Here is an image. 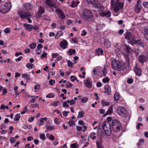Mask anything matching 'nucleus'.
I'll return each instance as SVG.
<instances>
[{
    "label": "nucleus",
    "mask_w": 148,
    "mask_h": 148,
    "mask_svg": "<svg viewBox=\"0 0 148 148\" xmlns=\"http://www.w3.org/2000/svg\"><path fill=\"white\" fill-rule=\"evenodd\" d=\"M69 106V105L67 104L65 102L63 103V107H66L68 108Z\"/></svg>",
    "instance_id": "52"
},
{
    "label": "nucleus",
    "mask_w": 148,
    "mask_h": 148,
    "mask_svg": "<svg viewBox=\"0 0 148 148\" xmlns=\"http://www.w3.org/2000/svg\"><path fill=\"white\" fill-rule=\"evenodd\" d=\"M29 46L31 49H33L36 47V43H32L29 45Z\"/></svg>",
    "instance_id": "47"
},
{
    "label": "nucleus",
    "mask_w": 148,
    "mask_h": 148,
    "mask_svg": "<svg viewBox=\"0 0 148 148\" xmlns=\"http://www.w3.org/2000/svg\"><path fill=\"white\" fill-rule=\"evenodd\" d=\"M54 96V94L53 93H50L47 95L46 97L47 98H53Z\"/></svg>",
    "instance_id": "38"
},
{
    "label": "nucleus",
    "mask_w": 148,
    "mask_h": 148,
    "mask_svg": "<svg viewBox=\"0 0 148 148\" xmlns=\"http://www.w3.org/2000/svg\"><path fill=\"white\" fill-rule=\"evenodd\" d=\"M96 144L98 148H104V147L101 145L99 141H97Z\"/></svg>",
    "instance_id": "48"
},
{
    "label": "nucleus",
    "mask_w": 148,
    "mask_h": 148,
    "mask_svg": "<svg viewBox=\"0 0 148 148\" xmlns=\"http://www.w3.org/2000/svg\"><path fill=\"white\" fill-rule=\"evenodd\" d=\"M103 127L104 131H107L109 129H111L110 123L108 122L105 121L103 124Z\"/></svg>",
    "instance_id": "11"
},
{
    "label": "nucleus",
    "mask_w": 148,
    "mask_h": 148,
    "mask_svg": "<svg viewBox=\"0 0 148 148\" xmlns=\"http://www.w3.org/2000/svg\"><path fill=\"white\" fill-rule=\"evenodd\" d=\"M85 86L87 87H91L92 86V82L88 78L84 81Z\"/></svg>",
    "instance_id": "15"
},
{
    "label": "nucleus",
    "mask_w": 148,
    "mask_h": 148,
    "mask_svg": "<svg viewBox=\"0 0 148 148\" xmlns=\"http://www.w3.org/2000/svg\"><path fill=\"white\" fill-rule=\"evenodd\" d=\"M57 33L58 34V35H59V37L61 36H62L63 34V32L62 31H61V30H60V31H58L57 32Z\"/></svg>",
    "instance_id": "57"
},
{
    "label": "nucleus",
    "mask_w": 148,
    "mask_h": 148,
    "mask_svg": "<svg viewBox=\"0 0 148 148\" xmlns=\"http://www.w3.org/2000/svg\"><path fill=\"white\" fill-rule=\"evenodd\" d=\"M138 61L143 64L144 63L148 60V57L144 55H140L138 58Z\"/></svg>",
    "instance_id": "9"
},
{
    "label": "nucleus",
    "mask_w": 148,
    "mask_h": 148,
    "mask_svg": "<svg viewBox=\"0 0 148 148\" xmlns=\"http://www.w3.org/2000/svg\"><path fill=\"white\" fill-rule=\"evenodd\" d=\"M39 137L41 139L43 140H45V134L44 133L40 134L39 136Z\"/></svg>",
    "instance_id": "39"
},
{
    "label": "nucleus",
    "mask_w": 148,
    "mask_h": 148,
    "mask_svg": "<svg viewBox=\"0 0 148 148\" xmlns=\"http://www.w3.org/2000/svg\"><path fill=\"white\" fill-rule=\"evenodd\" d=\"M140 0L138 1L137 5L135 6V10L137 13H139L141 9V5L140 4Z\"/></svg>",
    "instance_id": "12"
},
{
    "label": "nucleus",
    "mask_w": 148,
    "mask_h": 148,
    "mask_svg": "<svg viewBox=\"0 0 148 148\" xmlns=\"http://www.w3.org/2000/svg\"><path fill=\"white\" fill-rule=\"evenodd\" d=\"M47 129L49 130H54V127L53 126H51L49 125H46Z\"/></svg>",
    "instance_id": "41"
},
{
    "label": "nucleus",
    "mask_w": 148,
    "mask_h": 148,
    "mask_svg": "<svg viewBox=\"0 0 148 148\" xmlns=\"http://www.w3.org/2000/svg\"><path fill=\"white\" fill-rule=\"evenodd\" d=\"M133 79H132L130 78L127 80V82L128 83L131 84L133 83Z\"/></svg>",
    "instance_id": "56"
},
{
    "label": "nucleus",
    "mask_w": 148,
    "mask_h": 148,
    "mask_svg": "<svg viewBox=\"0 0 148 148\" xmlns=\"http://www.w3.org/2000/svg\"><path fill=\"white\" fill-rule=\"evenodd\" d=\"M104 45L105 47L106 48H108L110 46V43L108 40L107 39L105 40L104 42Z\"/></svg>",
    "instance_id": "22"
},
{
    "label": "nucleus",
    "mask_w": 148,
    "mask_h": 148,
    "mask_svg": "<svg viewBox=\"0 0 148 148\" xmlns=\"http://www.w3.org/2000/svg\"><path fill=\"white\" fill-rule=\"evenodd\" d=\"M10 32V29L9 28H7L4 30V32L6 33H8Z\"/></svg>",
    "instance_id": "50"
},
{
    "label": "nucleus",
    "mask_w": 148,
    "mask_h": 148,
    "mask_svg": "<svg viewBox=\"0 0 148 148\" xmlns=\"http://www.w3.org/2000/svg\"><path fill=\"white\" fill-rule=\"evenodd\" d=\"M44 12V9L43 7L40 6V7L39 10L38 12V17H40L42 14Z\"/></svg>",
    "instance_id": "20"
},
{
    "label": "nucleus",
    "mask_w": 148,
    "mask_h": 148,
    "mask_svg": "<svg viewBox=\"0 0 148 148\" xmlns=\"http://www.w3.org/2000/svg\"><path fill=\"white\" fill-rule=\"evenodd\" d=\"M84 114V111H79L78 112V115L77 117L78 119L80 118L83 116Z\"/></svg>",
    "instance_id": "28"
},
{
    "label": "nucleus",
    "mask_w": 148,
    "mask_h": 148,
    "mask_svg": "<svg viewBox=\"0 0 148 148\" xmlns=\"http://www.w3.org/2000/svg\"><path fill=\"white\" fill-rule=\"evenodd\" d=\"M88 99L87 97H84L81 100V102L82 103H85L88 100Z\"/></svg>",
    "instance_id": "45"
},
{
    "label": "nucleus",
    "mask_w": 148,
    "mask_h": 148,
    "mask_svg": "<svg viewBox=\"0 0 148 148\" xmlns=\"http://www.w3.org/2000/svg\"><path fill=\"white\" fill-rule=\"evenodd\" d=\"M117 113L120 115L123 116H127V112L126 110L123 107L119 106L117 109Z\"/></svg>",
    "instance_id": "6"
},
{
    "label": "nucleus",
    "mask_w": 148,
    "mask_h": 148,
    "mask_svg": "<svg viewBox=\"0 0 148 148\" xmlns=\"http://www.w3.org/2000/svg\"><path fill=\"white\" fill-rule=\"evenodd\" d=\"M109 80L110 79L108 77H106L105 78L103 79L102 81L103 83H105L106 82L107 83L108 82Z\"/></svg>",
    "instance_id": "43"
},
{
    "label": "nucleus",
    "mask_w": 148,
    "mask_h": 148,
    "mask_svg": "<svg viewBox=\"0 0 148 148\" xmlns=\"http://www.w3.org/2000/svg\"><path fill=\"white\" fill-rule=\"evenodd\" d=\"M20 117V114H17L14 118V120L17 121L19 120Z\"/></svg>",
    "instance_id": "37"
},
{
    "label": "nucleus",
    "mask_w": 148,
    "mask_h": 148,
    "mask_svg": "<svg viewBox=\"0 0 148 148\" xmlns=\"http://www.w3.org/2000/svg\"><path fill=\"white\" fill-rule=\"evenodd\" d=\"M100 15L101 16H105L108 18L111 16V13L109 11L103 12L101 13Z\"/></svg>",
    "instance_id": "17"
},
{
    "label": "nucleus",
    "mask_w": 148,
    "mask_h": 148,
    "mask_svg": "<svg viewBox=\"0 0 148 148\" xmlns=\"http://www.w3.org/2000/svg\"><path fill=\"white\" fill-rule=\"evenodd\" d=\"M59 104V102L58 101H56L55 102H53V105L54 106H57Z\"/></svg>",
    "instance_id": "61"
},
{
    "label": "nucleus",
    "mask_w": 148,
    "mask_h": 148,
    "mask_svg": "<svg viewBox=\"0 0 148 148\" xmlns=\"http://www.w3.org/2000/svg\"><path fill=\"white\" fill-rule=\"evenodd\" d=\"M47 136L52 140H54V137L52 134H48L47 135Z\"/></svg>",
    "instance_id": "34"
},
{
    "label": "nucleus",
    "mask_w": 148,
    "mask_h": 148,
    "mask_svg": "<svg viewBox=\"0 0 148 148\" xmlns=\"http://www.w3.org/2000/svg\"><path fill=\"white\" fill-rule=\"evenodd\" d=\"M105 89L107 91V94L109 95L111 94V88L108 85H106L104 87Z\"/></svg>",
    "instance_id": "21"
},
{
    "label": "nucleus",
    "mask_w": 148,
    "mask_h": 148,
    "mask_svg": "<svg viewBox=\"0 0 148 148\" xmlns=\"http://www.w3.org/2000/svg\"><path fill=\"white\" fill-rule=\"evenodd\" d=\"M119 1H116L115 4L114 0H111V6L114 9V11L117 12L122 9L123 7V4L122 2H119Z\"/></svg>",
    "instance_id": "2"
},
{
    "label": "nucleus",
    "mask_w": 148,
    "mask_h": 148,
    "mask_svg": "<svg viewBox=\"0 0 148 148\" xmlns=\"http://www.w3.org/2000/svg\"><path fill=\"white\" fill-rule=\"evenodd\" d=\"M76 144L75 143H74L73 144H71V148H76Z\"/></svg>",
    "instance_id": "64"
},
{
    "label": "nucleus",
    "mask_w": 148,
    "mask_h": 148,
    "mask_svg": "<svg viewBox=\"0 0 148 148\" xmlns=\"http://www.w3.org/2000/svg\"><path fill=\"white\" fill-rule=\"evenodd\" d=\"M113 107L112 105L111 106L107 112L105 114V115H107L108 114H110L112 113L113 111Z\"/></svg>",
    "instance_id": "26"
},
{
    "label": "nucleus",
    "mask_w": 148,
    "mask_h": 148,
    "mask_svg": "<svg viewBox=\"0 0 148 148\" xmlns=\"http://www.w3.org/2000/svg\"><path fill=\"white\" fill-rule=\"evenodd\" d=\"M56 11L59 16V17L62 19H64L65 17L64 13L60 8L56 9Z\"/></svg>",
    "instance_id": "10"
},
{
    "label": "nucleus",
    "mask_w": 148,
    "mask_h": 148,
    "mask_svg": "<svg viewBox=\"0 0 148 148\" xmlns=\"http://www.w3.org/2000/svg\"><path fill=\"white\" fill-rule=\"evenodd\" d=\"M7 92V90L5 88H3V93L2 94V95H3L6 93Z\"/></svg>",
    "instance_id": "58"
},
{
    "label": "nucleus",
    "mask_w": 148,
    "mask_h": 148,
    "mask_svg": "<svg viewBox=\"0 0 148 148\" xmlns=\"http://www.w3.org/2000/svg\"><path fill=\"white\" fill-rule=\"evenodd\" d=\"M119 94L117 92H116L115 93L114 96L115 101H117L119 99Z\"/></svg>",
    "instance_id": "31"
},
{
    "label": "nucleus",
    "mask_w": 148,
    "mask_h": 148,
    "mask_svg": "<svg viewBox=\"0 0 148 148\" xmlns=\"http://www.w3.org/2000/svg\"><path fill=\"white\" fill-rule=\"evenodd\" d=\"M73 85L69 82H67L66 84V86L67 88H69L72 87Z\"/></svg>",
    "instance_id": "42"
},
{
    "label": "nucleus",
    "mask_w": 148,
    "mask_h": 148,
    "mask_svg": "<svg viewBox=\"0 0 148 148\" xmlns=\"http://www.w3.org/2000/svg\"><path fill=\"white\" fill-rule=\"evenodd\" d=\"M45 3L48 5L50 7L55 8H56V4L52 2V0H46Z\"/></svg>",
    "instance_id": "13"
},
{
    "label": "nucleus",
    "mask_w": 148,
    "mask_h": 148,
    "mask_svg": "<svg viewBox=\"0 0 148 148\" xmlns=\"http://www.w3.org/2000/svg\"><path fill=\"white\" fill-rule=\"evenodd\" d=\"M68 53L70 55H72V54H75L76 53V51L74 49H70L68 51Z\"/></svg>",
    "instance_id": "32"
},
{
    "label": "nucleus",
    "mask_w": 148,
    "mask_h": 148,
    "mask_svg": "<svg viewBox=\"0 0 148 148\" xmlns=\"http://www.w3.org/2000/svg\"><path fill=\"white\" fill-rule=\"evenodd\" d=\"M104 131L106 134L108 136H110L111 134V130L109 129H108V130Z\"/></svg>",
    "instance_id": "35"
},
{
    "label": "nucleus",
    "mask_w": 148,
    "mask_h": 148,
    "mask_svg": "<svg viewBox=\"0 0 148 148\" xmlns=\"http://www.w3.org/2000/svg\"><path fill=\"white\" fill-rule=\"evenodd\" d=\"M69 113V112L64 111L63 112V115L65 117L67 116V115Z\"/></svg>",
    "instance_id": "60"
},
{
    "label": "nucleus",
    "mask_w": 148,
    "mask_h": 148,
    "mask_svg": "<svg viewBox=\"0 0 148 148\" xmlns=\"http://www.w3.org/2000/svg\"><path fill=\"white\" fill-rule=\"evenodd\" d=\"M134 42L132 43L131 45H134L135 44H137L139 45L140 46L144 47V45L143 43L140 40H136L134 39Z\"/></svg>",
    "instance_id": "19"
},
{
    "label": "nucleus",
    "mask_w": 148,
    "mask_h": 148,
    "mask_svg": "<svg viewBox=\"0 0 148 148\" xmlns=\"http://www.w3.org/2000/svg\"><path fill=\"white\" fill-rule=\"evenodd\" d=\"M125 38L129 40V42L131 44L135 41L134 37L132 35V33L130 32H127L126 33Z\"/></svg>",
    "instance_id": "8"
},
{
    "label": "nucleus",
    "mask_w": 148,
    "mask_h": 148,
    "mask_svg": "<svg viewBox=\"0 0 148 148\" xmlns=\"http://www.w3.org/2000/svg\"><path fill=\"white\" fill-rule=\"evenodd\" d=\"M111 66L114 70L121 71L125 68V64L116 59L113 60L111 62Z\"/></svg>",
    "instance_id": "1"
},
{
    "label": "nucleus",
    "mask_w": 148,
    "mask_h": 148,
    "mask_svg": "<svg viewBox=\"0 0 148 148\" xmlns=\"http://www.w3.org/2000/svg\"><path fill=\"white\" fill-rule=\"evenodd\" d=\"M143 5L145 8H148V2H144Z\"/></svg>",
    "instance_id": "53"
},
{
    "label": "nucleus",
    "mask_w": 148,
    "mask_h": 148,
    "mask_svg": "<svg viewBox=\"0 0 148 148\" xmlns=\"http://www.w3.org/2000/svg\"><path fill=\"white\" fill-rule=\"evenodd\" d=\"M106 66H105L104 67L103 69V76H105L106 74L107 73V71L106 69Z\"/></svg>",
    "instance_id": "40"
},
{
    "label": "nucleus",
    "mask_w": 148,
    "mask_h": 148,
    "mask_svg": "<svg viewBox=\"0 0 148 148\" xmlns=\"http://www.w3.org/2000/svg\"><path fill=\"white\" fill-rule=\"evenodd\" d=\"M37 98V96L35 97L34 96H31V98L30 99V102L31 103H33L35 102L36 100V98Z\"/></svg>",
    "instance_id": "33"
},
{
    "label": "nucleus",
    "mask_w": 148,
    "mask_h": 148,
    "mask_svg": "<svg viewBox=\"0 0 148 148\" xmlns=\"http://www.w3.org/2000/svg\"><path fill=\"white\" fill-rule=\"evenodd\" d=\"M101 103L103 106H109L110 105V103L109 102H106L102 100L101 101Z\"/></svg>",
    "instance_id": "27"
},
{
    "label": "nucleus",
    "mask_w": 148,
    "mask_h": 148,
    "mask_svg": "<svg viewBox=\"0 0 148 148\" xmlns=\"http://www.w3.org/2000/svg\"><path fill=\"white\" fill-rule=\"evenodd\" d=\"M17 13L20 17L23 20H25L28 16H31L30 13L28 11L25 10L18 11Z\"/></svg>",
    "instance_id": "5"
},
{
    "label": "nucleus",
    "mask_w": 148,
    "mask_h": 148,
    "mask_svg": "<svg viewBox=\"0 0 148 148\" xmlns=\"http://www.w3.org/2000/svg\"><path fill=\"white\" fill-rule=\"evenodd\" d=\"M125 47L124 48V50L127 53H129L132 50L131 48L129 47V45H126L124 44Z\"/></svg>",
    "instance_id": "24"
},
{
    "label": "nucleus",
    "mask_w": 148,
    "mask_h": 148,
    "mask_svg": "<svg viewBox=\"0 0 148 148\" xmlns=\"http://www.w3.org/2000/svg\"><path fill=\"white\" fill-rule=\"evenodd\" d=\"M74 123V121H73V120H70L69 121L68 123L69 124V126H71L73 125Z\"/></svg>",
    "instance_id": "46"
},
{
    "label": "nucleus",
    "mask_w": 148,
    "mask_h": 148,
    "mask_svg": "<svg viewBox=\"0 0 148 148\" xmlns=\"http://www.w3.org/2000/svg\"><path fill=\"white\" fill-rule=\"evenodd\" d=\"M68 66L69 67H72L73 66V63L70 60H68L67 61Z\"/></svg>",
    "instance_id": "44"
},
{
    "label": "nucleus",
    "mask_w": 148,
    "mask_h": 148,
    "mask_svg": "<svg viewBox=\"0 0 148 148\" xmlns=\"http://www.w3.org/2000/svg\"><path fill=\"white\" fill-rule=\"evenodd\" d=\"M26 66L29 69H32L34 67L33 64L29 63H27L26 64Z\"/></svg>",
    "instance_id": "29"
},
{
    "label": "nucleus",
    "mask_w": 148,
    "mask_h": 148,
    "mask_svg": "<svg viewBox=\"0 0 148 148\" xmlns=\"http://www.w3.org/2000/svg\"><path fill=\"white\" fill-rule=\"evenodd\" d=\"M12 7V5L10 1L6 3L3 7L0 8V12L2 14H5L9 12Z\"/></svg>",
    "instance_id": "4"
},
{
    "label": "nucleus",
    "mask_w": 148,
    "mask_h": 148,
    "mask_svg": "<svg viewBox=\"0 0 148 148\" xmlns=\"http://www.w3.org/2000/svg\"><path fill=\"white\" fill-rule=\"evenodd\" d=\"M22 77L23 78L26 79L27 80H29L30 79V77L29 75L27 74H23L22 75Z\"/></svg>",
    "instance_id": "30"
},
{
    "label": "nucleus",
    "mask_w": 148,
    "mask_h": 148,
    "mask_svg": "<svg viewBox=\"0 0 148 148\" xmlns=\"http://www.w3.org/2000/svg\"><path fill=\"white\" fill-rule=\"evenodd\" d=\"M18 87L17 86H15L14 88V90L15 95H17L20 94V93L18 91Z\"/></svg>",
    "instance_id": "36"
},
{
    "label": "nucleus",
    "mask_w": 148,
    "mask_h": 148,
    "mask_svg": "<svg viewBox=\"0 0 148 148\" xmlns=\"http://www.w3.org/2000/svg\"><path fill=\"white\" fill-rule=\"evenodd\" d=\"M97 86L98 87H101L102 86V83L100 82H97Z\"/></svg>",
    "instance_id": "62"
},
{
    "label": "nucleus",
    "mask_w": 148,
    "mask_h": 148,
    "mask_svg": "<svg viewBox=\"0 0 148 148\" xmlns=\"http://www.w3.org/2000/svg\"><path fill=\"white\" fill-rule=\"evenodd\" d=\"M93 16L92 12L88 10H84L82 12V17L84 19L87 20L91 18Z\"/></svg>",
    "instance_id": "7"
},
{
    "label": "nucleus",
    "mask_w": 148,
    "mask_h": 148,
    "mask_svg": "<svg viewBox=\"0 0 148 148\" xmlns=\"http://www.w3.org/2000/svg\"><path fill=\"white\" fill-rule=\"evenodd\" d=\"M47 53H44L42 54L40 56V58H46Z\"/></svg>",
    "instance_id": "54"
},
{
    "label": "nucleus",
    "mask_w": 148,
    "mask_h": 148,
    "mask_svg": "<svg viewBox=\"0 0 148 148\" xmlns=\"http://www.w3.org/2000/svg\"><path fill=\"white\" fill-rule=\"evenodd\" d=\"M60 46L63 49H65L67 47V41L64 40L61 41L60 44Z\"/></svg>",
    "instance_id": "14"
},
{
    "label": "nucleus",
    "mask_w": 148,
    "mask_h": 148,
    "mask_svg": "<svg viewBox=\"0 0 148 148\" xmlns=\"http://www.w3.org/2000/svg\"><path fill=\"white\" fill-rule=\"evenodd\" d=\"M24 26L25 27L27 30L30 31L33 28V27L31 25L26 23L24 24Z\"/></svg>",
    "instance_id": "25"
},
{
    "label": "nucleus",
    "mask_w": 148,
    "mask_h": 148,
    "mask_svg": "<svg viewBox=\"0 0 148 148\" xmlns=\"http://www.w3.org/2000/svg\"><path fill=\"white\" fill-rule=\"evenodd\" d=\"M134 69L135 73L137 75L140 76L141 75V69L137 66H136L134 68Z\"/></svg>",
    "instance_id": "16"
},
{
    "label": "nucleus",
    "mask_w": 148,
    "mask_h": 148,
    "mask_svg": "<svg viewBox=\"0 0 148 148\" xmlns=\"http://www.w3.org/2000/svg\"><path fill=\"white\" fill-rule=\"evenodd\" d=\"M24 6L27 10H30L32 9L33 6L29 3H26L24 4Z\"/></svg>",
    "instance_id": "18"
},
{
    "label": "nucleus",
    "mask_w": 148,
    "mask_h": 148,
    "mask_svg": "<svg viewBox=\"0 0 148 148\" xmlns=\"http://www.w3.org/2000/svg\"><path fill=\"white\" fill-rule=\"evenodd\" d=\"M49 82L51 85H52L53 84L55 83V81L54 80L51 79L49 81Z\"/></svg>",
    "instance_id": "55"
},
{
    "label": "nucleus",
    "mask_w": 148,
    "mask_h": 148,
    "mask_svg": "<svg viewBox=\"0 0 148 148\" xmlns=\"http://www.w3.org/2000/svg\"><path fill=\"white\" fill-rule=\"evenodd\" d=\"M16 141V140L15 138L14 137H12L10 138V141L11 143H14Z\"/></svg>",
    "instance_id": "49"
},
{
    "label": "nucleus",
    "mask_w": 148,
    "mask_h": 148,
    "mask_svg": "<svg viewBox=\"0 0 148 148\" xmlns=\"http://www.w3.org/2000/svg\"><path fill=\"white\" fill-rule=\"evenodd\" d=\"M83 33L81 34V35L82 36H85L87 34V32L85 30H83L82 31Z\"/></svg>",
    "instance_id": "59"
},
{
    "label": "nucleus",
    "mask_w": 148,
    "mask_h": 148,
    "mask_svg": "<svg viewBox=\"0 0 148 148\" xmlns=\"http://www.w3.org/2000/svg\"><path fill=\"white\" fill-rule=\"evenodd\" d=\"M47 119V118L46 117L40 118L39 121V123L38 124V125L40 126L42 125H43V123H44V121H46Z\"/></svg>",
    "instance_id": "23"
},
{
    "label": "nucleus",
    "mask_w": 148,
    "mask_h": 148,
    "mask_svg": "<svg viewBox=\"0 0 148 148\" xmlns=\"http://www.w3.org/2000/svg\"><path fill=\"white\" fill-rule=\"evenodd\" d=\"M99 111L100 113L103 114L105 112V110L102 109H101L99 110Z\"/></svg>",
    "instance_id": "63"
},
{
    "label": "nucleus",
    "mask_w": 148,
    "mask_h": 148,
    "mask_svg": "<svg viewBox=\"0 0 148 148\" xmlns=\"http://www.w3.org/2000/svg\"><path fill=\"white\" fill-rule=\"evenodd\" d=\"M112 128L114 132H118L121 129V125L118 120L113 119L112 121Z\"/></svg>",
    "instance_id": "3"
},
{
    "label": "nucleus",
    "mask_w": 148,
    "mask_h": 148,
    "mask_svg": "<svg viewBox=\"0 0 148 148\" xmlns=\"http://www.w3.org/2000/svg\"><path fill=\"white\" fill-rule=\"evenodd\" d=\"M21 92H23L22 95L23 96H25L27 95V92L25 91L24 89L22 90L21 91Z\"/></svg>",
    "instance_id": "51"
}]
</instances>
